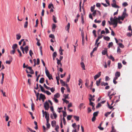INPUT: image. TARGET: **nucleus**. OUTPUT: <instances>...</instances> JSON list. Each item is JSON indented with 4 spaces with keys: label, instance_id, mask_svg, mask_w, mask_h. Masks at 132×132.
<instances>
[{
    "label": "nucleus",
    "instance_id": "f257e3e1",
    "mask_svg": "<svg viewBox=\"0 0 132 132\" xmlns=\"http://www.w3.org/2000/svg\"><path fill=\"white\" fill-rule=\"evenodd\" d=\"M45 72L47 77L49 79H53L52 76L50 74L48 70L47 69L46 67H45Z\"/></svg>",
    "mask_w": 132,
    "mask_h": 132
},
{
    "label": "nucleus",
    "instance_id": "f03ea898",
    "mask_svg": "<svg viewBox=\"0 0 132 132\" xmlns=\"http://www.w3.org/2000/svg\"><path fill=\"white\" fill-rule=\"evenodd\" d=\"M113 3L111 4V6L115 8H119V6L116 5L115 0H113Z\"/></svg>",
    "mask_w": 132,
    "mask_h": 132
},
{
    "label": "nucleus",
    "instance_id": "7ed1b4c3",
    "mask_svg": "<svg viewBox=\"0 0 132 132\" xmlns=\"http://www.w3.org/2000/svg\"><path fill=\"white\" fill-rule=\"evenodd\" d=\"M44 107L46 110H48L49 107L48 103L46 102H45L44 104Z\"/></svg>",
    "mask_w": 132,
    "mask_h": 132
},
{
    "label": "nucleus",
    "instance_id": "20e7f679",
    "mask_svg": "<svg viewBox=\"0 0 132 132\" xmlns=\"http://www.w3.org/2000/svg\"><path fill=\"white\" fill-rule=\"evenodd\" d=\"M113 18L111 17L110 19V20L112 22V24H118V20H116L115 19H112Z\"/></svg>",
    "mask_w": 132,
    "mask_h": 132
},
{
    "label": "nucleus",
    "instance_id": "39448f33",
    "mask_svg": "<svg viewBox=\"0 0 132 132\" xmlns=\"http://www.w3.org/2000/svg\"><path fill=\"white\" fill-rule=\"evenodd\" d=\"M45 118L46 119L47 122L49 121V114L47 113L46 111L45 112Z\"/></svg>",
    "mask_w": 132,
    "mask_h": 132
},
{
    "label": "nucleus",
    "instance_id": "423d86ee",
    "mask_svg": "<svg viewBox=\"0 0 132 132\" xmlns=\"http://www.w3.org/2000/svg\"><path fill=\"white\" fill-rule=\"evenodd\" d=\"M101 72H100L98 73V74L95 75L94 77V80H96L97 78H99L101 75Z\"/></svg>",
    "mask_w": 132,
    "mask_h": 132
},
{
    "label": "nucleus",
    "instance_id": "0eeeda50",
    "mask_svg": "<svg viewBox=\"0 0 132 132\" xmlns=\"http://www.w3.org/2000/svg\"><path fill=\"white\" fill-rule=\"evenodd\" d=\"M89 100L90 103L89 105L92 106L95 105V104H94V103L91 102L92 100L93 101H94L95 99L89 98Z\"/></svg>",
    "mask_w": 132,
    "mask_h": 132
},
{
    "label": "nucleus",
    "instance_id": "6e6552de",
    "mask_svg": "<svg viewBox=\"0 0 132 132\" xmlns=\"http://www.w3.org/2000/svg\"><path fill=\"white\" fill-rule=\"evenodd\" d=\"M27 69H28L30 70V72H29V73L31 74H33L34 73V72L33 70L32 69V68L31 67H29L27 68Z\"/></svg>",
    "mask_w": 132,
    "mask_h": 132
},
{
    "label": "nucleus",
    "instance_id": "1a4fd4ad",
    "mask_svg": "<svg viewBox=\"0 0 132 132\" xmlns=\"http://www.w3.org/2000/svg\"><path fill=\"white\" fill-rule=\"evenodd\" d=\"M70 24L69 23H68V24L67 26L65 27L66 30H67L68 32H69V29L70 28Z\"/></svg>",
    "mask_w": 132,
    "mask_h": 132
},
{
    "label": "nucleus",
    "instance_id": "9d476101",
    "mask_svg": "<svg viewBox=\"0 0 132 132\" xmlns=\"http://www.w3.org/2000/svg\"><path fill=\"white\" fill-rule=\"evenodd\" d=\"M56 60L57 61V63L58 65H60L61 67L62 66V63L61 62L60 60H59L57 58H56Z\"/></svg>",
    "mask_w": 132,
    "mask_h": 132
},
{
    "label": "nucleus",
    "instance_id": "9b49d317",
    "mask_svg": "<svg viewBox=\"0 0 132 132\" xmlns=\"http://www.w3.org/2000/svg\"><path fill=\"white\" fill-rule=\"evenodd\" d=\"M60 82L62 86H66V84H65V82L62 79L60 80Z\"/></svg>",
    "mask_w": 132,
    "mask_h": 132
},
{
    "label": "nucleus",
    "instance_id": "f8f14e48",
    "mask_svg": "<svg viewBox=\"0 0 132 132\" xmlns=\"http://www.w3.org/2000/svg\"><path fill=\"white\" fill-rule=\"evenodd\" d=\"M45 98V96L44 95L42 94H40V98L39 99L40 100V98L42 99H44Z\"/></svg>",
    "mask_w": 132,
    "mask_h": 132
},
{
    "label": "nucleus",
    "instance_id": "ddd939ff",
    "mask_svg": "<svg viewBox=\"0 0 132 132\" xmlns=\"http://www.w3.org/2000/svg\"><path fill=\"white\" fill-rule=\"evenodd\" d=\"M120 76V73L119 72H116L115 73V76L118 77H119Z\"/></svg>",
    "mask_w": 132,
    "mask_h": 132
},
{
    "label": "nucleus",
    "instance_id": "4468645a",
    "mask_svg": "<svg viewBox=\"0 0 132 132\" xmlns=\"http://www.w3.org/2000/svg\"><path fill=\"white\" fill-rule=\"evenodd\" d=\"M56 124V121H55L53 120L51 122V125L53 127L55 126Z\"/></svg>",
    "mask_w": 132,
    "mask_h": 132
},
{
    "label": "nucleus",
    "instance_id": "2eb2a0df",
    "mask_svg": "<svg viewBox=\"0 0 132 132\" xmlns=\"http://www.w3.org/2000/svg\"><path fill=\"white\" fill-rule=\"evenodd\" d=\"M56 27V25L54 24H53L52 30L53 32H54L55 31V28Z\"/></svg>",
    "mask_w": 132,
    "mask_h": 132
},
{
    "label": "nucleus",
    "instance_id": "dca6fc26",
    "mask_svg": "<svg viewBox=\"0 0 132 132\" xmlns=\"http://www.w3.org/2000/svg\"><path fill=\"white\" fill-rule=\"evenodd\" d=\"M101 79H100L98 80H97L96 81V84L97 86H99L100 85V83L101 82Z\"/></svg>",
    "mask_w": 132,
    "mask_h": 132
},
{
    "label": "nucleus",
    "instance_id": "f3484780",
    "mask_svg": "<svg viewBox=\"0 0 132 132\" xmlns=\"http://www.w3.org/2000/svg\"><path fill=\"white\" fill-rule=\"evenodd\" d=\"M101 85L102 86H106L108 85V84L107 82L105 83L104 82H102L101 83Z\"/></svg>",
    "mask_w": 132,
    "mask_h": 132
},
{
    "label": "nucleus",
    "instance_id": "a211bd4d",
    "mask_svg": "<svg viewBox=\"0 0 132 132\" xmlns=\"http://www.w3.org/2000/svg\"><path fill=\"white\" fill-rule=\"evenodd\" d=\"M81 67L83 68V69L84 70H85V65L83 62H81Z\"/></svg>",
    "mask_w": 132,
    "mask_h": 132
},
{
    "label": "nucleus",
    "instance_id": "6ab92c4d",
    "mask_svg": "<svg viewBox=\"0 0 132 132\" xmlns=\"http://www.w3.org/2000/svg\"><path fill=\"white\" fill-rule=\"evenodd\" d=\"M113 45V43L112 42H111L109 43L108 45V48H109L111 47H112Z\"/></svg>",
    "mask_w": 132,
    "mask_h": 132
},
{
    "label": "nucleus",
    "instance_id": "aec40b11",
    "mask_svg": "<svg viewBox=\"0 0 132 132\" xmlns=\"http://www.w3.org/2000/svg\"><path fill=\"white\" fill-rule=\"evenodd\" d=\"M2 73V77L1 81V83L2 84L3 83V80H4V74L3 73Z\"/></svg>",
    "mask_w": 132,
    "mask_h": 132
},
{
    "label": "nucleus",
    "instance_id": "412c9836",
    "mask_svg": "<svg viewBox=\"0 0 132 132\" xmlns=\"http://www.w3.org/2000/svg\"><path fill=\"white\" fill-rule=\"evenodd\" d=\"M74 118L76 121H78L79 120V117L76 116H74Z\"/></svg>",
    "mask_w": 132,
    "mask_h": 132
},
{
    "label": "nucleus",
    "instance_id": "4be33fe9",
    "mask_svg": "<svg viewBox=\"0 0 132 132\" xmlns=\"http://www.w3.org/2000/svg\"><path fill=\"white\" fill-rule=\"evenodd\" d=\"M24 50L25 51L26 53L27 54L28 53V46H26L24 48Z\"/></svg>",
    "mask_w": 132,
    "mask_h": 132
},
{
    "label": "nucleus",
    "instance_id": "5701e85b",
    "mask_svg": "<svg viewBox=\"0 0 132 132\" xmlns=\"http://www.w3.org/2000/svg\"><path fill=\"white\" fill-rule=\"evenodd\" d=\"M104 39L107 41H109L110 39V38L108 36H104L103 37Z\"/></svg>",
    "mask_w": 132,
    "mask_h": 132
},
{
    "label": "nucleus",
    "instance_id": "b1692460",
    "mask_svg": "<svg viewBox=\"0 0 132 132\" xmlns=\"http://www.w3.org/2000/svg\"><path fill=\"white\" fill-rule=\"evenodd\" d=\"M118 68L120 69L122 67V65L121 63H118Z\"/></svg>",
    "mask_w": 132,
    "mask_h": 132
},
{
    "label": "nucleus",
    "instance_id": "393cba45",
    "mask_svg": "<svg viewBox=\"0 0 132 132\" xmlns=\"http://www.w3.org/2000/svg\"><path fill=\"white\" fill-rule=\"evenodd\" d=\"M44 81V78L42 77L41 78L39 82L40 83H43Z\"/></svg>",
    "mask_w": 132,
    "mask_h": 132
},
{
    "label": "nucleus",
    "instance_id": "a878e982",
    "mask_svg": "<svg viewBox=\"0 0 132 132\" xmlns=\"http://www.w3.org/2000/svg\"><path fill=\"white\" fill-rule=\"evenodd\" d=\"M102 54L103 55H105L107 53V51L106 50H103L102 52Z\"/></svg>",
    "mask_w": 132,
    "mask_h": 132
},
{
    "label": "nucleus",
    "instance_id": "bb28decb",
    "mask_svg": "<svg viewBox=\"0 0 132 132\" xmlns=\"http://www.w3.org/2000/svg\"><path fill=\"white\" fill-rule=\"evenodd\" d=\"M53 20L54 22L55 23H56L57 22V21L56 20V17H55L54 15H53Z\"/></svg>",
    "mask_w": 132,
    "mask_h": 132
},
{
    "label": "nucleus",
    "instance_id": "cd10ccee",
    "mask_svg": "<svg viewBox=\"0 0 132 132\" xmlns=\"http://www.w3.org/2000/svg\"><path fill=\"white\" fill-rule=\"evenodd\" d=\"M60 96V95L58 93H57L55 94L54 95V97L55 98H59Z\"/></svg>",
    "mask_w": 132,
    "mask_h": 132
},
{
    "label": "nucleus",
    "instance_id": "c85d7f7f",
    "mask_svg": "<svg viewBox=\"0 0 132 132\" xmlns=\"http://www.w3.org/2000/svg\"><path fill=\"white\" fill-rule=\"evenodd\" d=\"M65 86L66 87L67 92L70 93V90L67 84H66Z\"/></svg>",
    "mask_w": 132,
    "mask_h": 132
},
{
    "label": "nucleus",
    "instance_id": "c756f323",
    "mask_svg": "<svg viewBox=\"0 0 132 132\" xmlns=\"http://www.w3.org/2000/svg\"><path fill=\"white\" fill-rule=\"evenodd\" d=\"M17 45L16 44H15L13 45L12 46V48L13 49L15 50L16 48L17 47Z\"/></svg>",
    "mask_w": 132,
    "mask_h": 132
},
{
    "label": "nucleus",
    "instance_id": "7c9ffc66",
    "mask_svg": "<svg viewBox=\"0 0 132 132\" xmlns=\"http://www.w3.org/2000/svg\"><path fill=\"white\" fill-rule=\"evenodd\" d=\"M98 113V111H97L94 112L93 114V116L96 117L97 116Z\"/></svg>",
    "mask_w": 132,
    "mask_h": 132
},
{
    "label": "nucleus",
    "instance_id": "2f4dec72",
    "mask_svg": "<svg viewBox=\"0 0 132 132\" xmlns=\"http://www.w3.org/2000/svg\"><path fill=\"white\" fill-rule=\"evenodd\" d=\"M117 52V53L118 54L120 53L121 52V49L119 47H118Z\"/></svg>",
    "mask_w": 132,
    "mask_h": 132
},
{
    "label": "nucleus",
    "instance_id": "473e14b6",
    "mask_svg": "<svg viewBox=\"0 0 132 132\" xmlns=\"http://www.w3.org/2000/svg\"><path fill=\"white\" fill-rule=\"evenodd\" d=\"M119 47L121 48H123L124 47V45L121 43H119L118 44Z\"/></svg>",
    "mask_w": 132,
    "mask_h": 132
},
{
    "label": "nucleus",
    "instance_id": "72a5a7b5",
    "mask_svg": "<svg viewBox=\"0 0 132 132\" xmlns=\"http://www.w3.org/2000/svg\"><path fill=\"white\" fill-rule=\"evenodd\" d=\"M51 7L54 8V6L51 3L48 5V9H50Z\"/></svg>",
    "mask_w": 132,
    "mask_h": 132
},
{
    "label": "nucleus",
    "instance_id": "f704fd0d",
    "mask_svg": "<svg viewBox=\"0 0 132 132\" xmlns=\"http://www.w3.org/2000/svg\"><path fill=\"white\" fill-rule=\"evenodd\" d=\"M16 39H17L19 40V39L21 37V36L20 34H17L16 35Z\"/></svg>",
    "mask_w": 132,
    "mask_h": 132
},
{
    "label": "nucleus",
    "instance_id": "c9c22d12",
    "mask_svg": "<svg viewBox=\"0 0 132 132\" xmlns=\"http://www.w3.org/2000/svg\"><path fill=\"white\" fill-rule=\"evenodd\" d=\"M116 131V130L114 129V127L112 126V130L111 131V132H115Z\"/></svg>",
    "mask_w": 132,
    "mask_h": 132
},
{
    "label": "nucleus",
    "instance_id": "e433bc0d",
    "mask_svg": "<svg viewBox=\"0 0 132 132\" xmlns=\"http://www.w3.org/2000/svg\"><path fill=\"white\" fill-rule=\"evenodd\" d=\"M49 121H48V122H47V123L46 124V125L47 126V127L48 128H49L50 127V124L49 123Z\"/></svg>",
    "mask_w": 132,
    "mask_h": 132
},
{
    "label": "nucleus",
    "instance_id": "4c0bfd02",
    "mask_svg": "<svg viewBox=\"0 0 132 132\" xmlns=\"http://www.w3.org/2000/svg\"><path fill=\"white\" fill-rule=\"evenodd\" d=\"M122 5L124 7H126L128 5V4L126 2H125L122 3Z\"/></svg>",
    "mask_w": 132,
    "mask_h": 132
},
{
    "label": "nucleus",
    "instance_id": "58836bf2",
    "mask_svg": "<svg viewBox=\"0 0 132 132\" xmlns=\"http://www.w3.org/2000/svg\"><path fill=\"white\" fill-rule=\"evenodd\" d=\"M95 5H94L93 6H92L90 8V10L92 12H93L94 11V10L95 8Z\"/></svg>",
    "mask_w": 132,
    "mask_h": 132
},
{
    "label": "nucleus",
    "instance_id": "ea45409f",
    "mask_svg": "<svg viewBox=\"0 0 132 132\" xmlns=\"http://www.w3.org/2000/svg\"><path fill=\"white\" fill-rule=\"evenodd\" d=\"M120 16H119L118 18H117L116 16H114V18L112 19H115L116 20H120Z\"/></svg>",
    "mask_w": 132,
    "mask_h": 132
},
{
    "label": "nucleus",
    "instance_id": "a19ab883",
    "mask_svg": "<svg viewBox=\"0 0 132 132\" xmlns=\"http://www.w3.org/2000/svg\"><path fill=\"white\" fill-rule=\"evenodd\" d=\"M44 86L47 89L50 90V87L47 86L45 84H44Z\"/></svg>",
    "mask_w": 132,
    "mask_h": 132
},
{
    "label": "nucleus",
    "instance_id": "79ce46f5",
    "mask_svg": "<svg viewBox=\"0 0 132 132\" xmlns=\"http://www.w3.org/2000/svg\"><path fill=\"white\" fill-rule=\"evenodd\" d=\"M68 96H69V94H68L67 95L65 94H64V95H63V97H64L65 98L64 99H66L68 98Z\"/></svg>",
    "mask_w": 132,
    "mask_h": 132
},
{
    "label": "nucleus",
    "instance_id": "37998d69",
    "mask_svg": "<svg viewBox=\"0 0 132 132\" xmlns=\"http://www.w3.org/2000/svg\"><path fill=\"white\" fill-rule=\"evenodd\" d=\"M79 81V83H78V85H79L80 86V85L81 84H82V80L81 79H79V80L78 81Z\"/></svg>",
    "mask_w": 132,
    "mask_h": 132
},
{
    "label": "nucleus",
    "instance_id": "c03bdc74",
    "mask_svg": "<svg viewBox=\"0 0 132 132\" xmlns=\"http://www.w3.org/2000/svg\"><path fill=\"white\" fill-rule=\"evenodd\" d=\"M63 113V117L64 118V117H65L67 115V113L65 111H62Z\"/></svg>",
    "mask_w": 132,
    "mask_h": 132
},
{
    "label": "nucleus",
    "instance_id": "a18cd8bd",
    "mask_svg": "<svg viewBox=\"0 0 132 132\" xmlns=\"http://www.w3.org/2000/svg\"><path fill=\"white\" fill-rule=\"evenodd\" d=\"M109 58L111 60L113 61H114V57L112 56V55H110Z\"/></svg>",
    "mask_w": 132,
    "mask_h": 132
},
{
    "label": "nucleus",
    "instance_id": "49530a36",
    "mask_svg": "<svg viewBox=\"0 0 132 132\" xmlns=\"http://www.w3.org/2000/svg\"><path fill=\"white\" fill-rule=\"evenodd\" d=\"M44 93H46L48 95H50L51 94V93L48 90L45 91Z\"/></svg>",
    "mask_w": 132,
    "mask_h": 132
},
{
    "label": "nucleus",
    "instance_id": "de8ad7c7",
    "mask_svg": "<svg viewBox=\"0 0 132 132\" xmlns=\"http://www.w3.org/2000/svg\"><path fill=\"white\" fill-rule=\"evenodd\" d=\"M28 24V22L27 21H26L24 24V28H26L27 27Z\"/></svg>",
    "mask_w": 132,
    "mask_h": 132
},
{
    "label": "nucleus",
    "instance_id": "09e8293b",
    "mask_svg": "<svg viewBox=\"0 0 132 132\" xmlns=\"http://www.w3.org/2000/svg\"><path fill=\"white\" fill-rule=\"evenodd\" d=\"M70 74L69 75V77L67 78V82H69L70 79Z\"/></svg>",
    "mask_w": 132,
    "mask_h": 132
},
{
    "label": "nucleus",
    "instance_id": "8fccbe9b",
    "mask_svg": "<svg viewBox=\"0 0 132 132\" xmlns=\"http://www.w3.org/2000/svg\"><path fill=\"white\" fill-rule=\"evenodd\" d=\"M53 115L54 116V118L55 119L57 117V116L55 112H53Z\"/></svg>",
    "mask_w": 132,
    "mask_h": 132
},
{
    "label": "nucleus",
    "instance_id": "3c124183",
    "mask_svg": "<svg viewBox=\"0 0 132 132\" xmlns=\"http://www.w3.org/2000/svg\"><path fill=\"white\" fill-rule=\"evenodd\" d=\"M111 112H108L106 113L105 114V116L106 117L108 116V115L111 113Z\"/></svg>",
    "mask_w": 132,
    "mask_h": 132
},
{
    "label": "nucleus",
    "instance_id": "603ef678",
    "mask_svg": "<svg viewBox=\"0 0 132 132\" xmlns=\"http://www.w3.org/2000/svg\"><path fill=\"white\" fill-rule=\"evenodd\" d=\"M72 116L71 115H69L67 117V118L68 120H71V118L72 117Z\"/></svg>",
    "mask_w": 132,
    "mask_h": 132
},
{
    "label": "nucleus",
    "instance_id": "864d4df0",
    "mask_svg": "<svg viewBox=\"0 0 132 132\" xmlns=\"http://www.w3.org/2000/svg\"><path fill=\"white\" fill-rule=\"evenodd\" d=\"M2 93L3 94V96L4 97H6V95L5 94L6 93L5 92H4L2 90H1Z\"/></svg>",
    "mask_w": 132,
    "mask_h": 132
},
{
    "label": "nucleus",
    "instance_id": "5fc2aeb1",
    "mask_svg": "<svg viewBox=\"0 0 132 132\" xmlns=\"http://www.w3.org/2000/svg\"><path fill=\"white\" fill-rule=\"evenodd\" d=\"M51 90V91L53 93L54 92L55 90V89L54 88L52 87L51 88H50V89Z\"/></svg>",
    "mask_w": 132,
    "mask_h": 132
},
{
    "label": "nucleus",
    "instance_id": "6e6d98bb",
    "mask_svg": "<svg viewBox=\"0 0 132 132\" xmlns=\"http://www.w3.org/2000/svg\"><path fill=\"white\" fill-rule=\"evenodd\" d=\"M53 99L54 100V102L56 103H57L58 102V100L56 98H55V97H54L53 98Z\"/></svg>",
    "mask_w": 132,
    "mask_h": 132
},
{
    "label": "nucleus",
    "instance_id": "4d7b16f0",
    "mask_svg": "<svg viewBox=\"0 0 132 132\" xmlns=\"http://www.w3.org/2000/svg\"><path fill=\"white\" fill-rule=\"evenodd\" d=\"M57 53L56 52H54L53 53V57H56L57 56Z\"/></svg>",
    "mask_w": 132,
    "mask_h": 132
},
{
    "label": "nucleus",
    "instance_id": "13d9d810",
    "mask_svg": "<svg viewBox=\"0 0 132 132\" xmlns=\"http://www.w3.org/2000/svg\"><path fill=\"white\" fill-rule=\"evenodd\" d=\"M65 89V88L63 87H62L61 88V92L62 93V94H63L64 93V90Z\"/></svg>",
    "mask_w": 132,
    "mask_h": 132
},
{
    "label": "nucleus",
    "instance_id": "bf43d9fd",
    "mask_svg": "<svg viewBox=\"0 0 132 132\" xmlns=\"http://www.w3.org/2000/svg\"><path fill=\"white\" fill-rule=\"evenodd\" d=\"M106 21L105 20H103L102 22V25L103 26H104L105 25Z\"/></svg>",
    "mask_w": 132,
    "mask_h": 132
},
{
    "label": "nucleus",
    "instance_id": "052dcab7",
    "mask_svg": "<svg viewBox=\"0 0 132 132\" xmlns=\"http://www.w3.org/2000/svg\"><path fill=\"white\" fill-rule=\"evenodd\" d=\"M62 100L67 104L69 102L68 101L66 100L65 99L63 98L62 99Z\"/></svg>",
    "mask_w": 132,
    "mask_h": 132
},
{
    "label": "nucleus",
    "instance_id": "680f3d73",
    "mask_svg": "<svg viewBox=\"0 0 132 132\" xmlns=\"http://www.w3.org/2000/svg\"><path fill=\"white\" fill-rule=\"evenodd\" d=\"M81 22L82 24H84V20L83 17L82 16H81Z\"/></svg>",
    "mask_w": 132,
    "mask_h": 132
},
{
    "label": "nucleus",
    "instance_id": "e2e57ef3",
    "mask_svg": "<svg viewBox=\"0 0 132 132\" xmlns=\"http://www.w3.org/2000/svg\"><path fill=\"white\" fill-rule=\"evenodd\" d=\"M49 37L50 38H52L53 39L54 38H55L54 36V35L53 34H52L50 35H49Z\"/></svg>",
    "mask_w": 132,
    "mask_h": 132
},
{
    "label": "nucleus",
    "instance_id": "0e129e2a",
    "mask_svg": "<svg viewBox=\"0 0 132 132\" xmlns=\"http://www.w3.org/2000/svg\"><path fill=\"white\" fill-rule=\"evenodd\" d=\"M122 15L123 16H124V17L125 18L126 16H127V14L126 13V12H124L123 13Z\"/></svg>",
    "mask_w": 132,
    "mask_h": 132
},
{
    "label": "nucleus",
    "instance_id": "69168bd1",
    "mask_svg": "<svg viewBox=\"0 0 132 132\" xmlns=\"http://www.w3.org/2000/svg\"><path fill=\"white\" fill-rule=\"evenodd\" d=\"M101 104L100 103H98L97 105L96 106V108H98L101 106Z\"/></svg>",
    "mask_w": 132,
    "mask_h": 132
},
{
    "label": "nucleus",
    "instance_id": "338daca9",
    "mask_svg": "<svg viewBox=\"0 0 132 132\" xmlns=\"http://www.w3.org/2000/svg\"><path fill=\"white\" fill-rule=\"evenodd\" d=\"M84 104L83 103H81L79 105V107L80 109L81 110L82 108V106L84 105Z\"/></svg>",
    "mask_w": 132,
    "mask_h": 132
},
{
    "label": "nucleus",
    "instance_id": "774afa93",
    "mask_svg": "<svg viewBox=\"0 0 132 132\" xmlns=\"http://www.w3.org/2000/svg\"><path fill=\"white\" fill-rule=\"evenodd\" d=\"M59 128V126L58 125H57L56 126L55 128V130L57 131L58 132V130Z\"/></svg>",
    "mask_w": 132,
    "mask_h": 132
}]
</instances>
